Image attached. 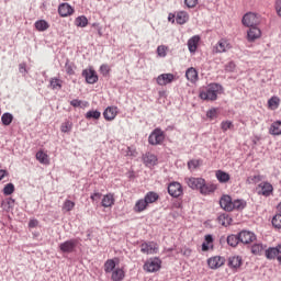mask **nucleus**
Instances as JSON below:
<instances>
[{
    "mask_svg": "<svg viewBox=\"0 0 281 281\" xmlns=\"http://www.w3.org/2000/svg\"><path fill=\"white\" fill-rule=\"evenodd\" d=\"M82 76L88 85H95L98 82V74L93 69H85Z\"/></svg>",
    "mask_w": 281,
    "mask_h": 281,
    "instance_id": "obj_14",
    "label": "nucleus"
},
{
    "mask_svg": "<svg viewBox=\"0 0 281 281\" xmlns=\"http://www.w3.org/2000/svg\"><path fill=\"white\" fill-rule=\"evenodd\" d=\"M117 106H108L103 112V117L106 122H113L117 117Z\"/></svg>",
    "mask_w": 281,
    "mask_h": 281,
    "instance_id": "obj_17",
    "label": "nucleus"
},
{
    "mask_svg": "<svg viewBox=\"0 0 281 281\" xmlns=\"http://www.w3.org/2000/svg\"><path fill=\"white\" fill-rule=\"evenodd\" d=\"M186 78L191 82L192 85L199 82V71L194 67H190L186 71Z\"/></svg>",
    "mask_w": 281,
    "mask_h": 281,
    "instance_id": "obj_20",
    "label": "nucleus"
},
{
    "mask_svg": "<svg viewBox=\"0 0 281 281\" xmlns=\"http://www.w3.org/2000/svg\"><path fill=\"white\" fill-rule=\"evenodd\" d=\"M144 199H145V202L147 203V205H150V204L157 203V201H159V194L157 192L149 191L145 194Z\"/></svg>",
    "mask_w": 281,
    "mask_h": 281,
    "instance_id": "obj_30",
    "label": "nucleus"
},
{
    "mask_svg": "<svg viewBox=\"0 0 281 281\" xmlns=\"http://www.w3.org/2000/svg\"><path fill=\"white\" fill-rule=\"evenodd\" d=\"M35 158L37 159V161H40V164H42L43 166H49V155H47V153L43 151V150H38L35 155Z\"/></svg>",
    "mask_w": 281,
    "mask_h": 281,
    "instance_id": "obj_29",
    "label": "nucleus"
},
{
    "mask_svg": "<svg viewBox=\"0 0 281 281\" xmlns=\"http://www.w3.org/2000/svg\"><path fill=\"white\" fill-rule=\"evenodd\" d=\"M164 142H166V133L159 127L155 128L148 137V144L150 146H161Z\"/></svg>",
    "mask_w": 281,
    "mask_h": 281,
    "instance_id": "obj_2",
    "label": "nucleus"
},
{
    "mask_svg": "<svg viewBox=\"0 0 281 281\" xmlns=\"http://www.w3.org/2000/svg\"><path fill=\"white\" fill-rule=\"evenodd\" d=\"M216 184L214 183H206L205 180L203 184L200 187V194H203L204 196H207V194H212L216 192Z\"/></svg>",
    "mask_w": 281,
    "mask_h": 281,
    "instance_id": "obj_19",
    "label": "nucleus"
},
{
    "mask_svg": "<svg viewBox=\"0 0 281 281\" xmlns=\"http://www.w3.org/2000/svg\"><path fill=\"white\" fill-rule=\"evenodd\" d=\"M220 205L222 210H225V212H233L234 201L232 200V196L223 195L220 200Z\"/></svg>",
    "mask_w": 281,
    "mask_h": 281,
    "instance_id": "obj_16",
    "label": "nucleus"
},
{
    "mask_svg": "<svg viewBox=\"0 0 281 281\" xmlns=\"http://www.w3.org/2000/svg\"><path fill=\"white\" fill-rule=\"evenodd\" d=\"M228 267L231 269H240V267H243V258L239 256L229 257Z\"/></svg>",
    "mask_w": 281,
    "mask_h": 281,
    "instance_id": "obj_25",
    "label": "nucleus"
},
{
    "mask_svg": "<svg viewBox=\"0 0 281 281\" xmlns=\"http://www.w3.org/2000/svg\"><path fill=\"white\" fill-rule=\"evenodd\" d=\"M13 120H14V116L9 112L3 113L1 116V122L3 126H10Z\"/></svg>",
    "mask_w": 281,
    "mask_h": 281,
    "instance_id": "obj_38",
    "label": "nucleus"
},
{
    "mask_svg": "<svg viewBox=\"0 0 281 281\" xmlns=\"http://www.w3.org/2000/svg\"><path fill=\"white\" fill-rule=\"evenodd\" d=\"M251 181L255 183H260V181H262V176H260V175L254 176L251 178Z\"/></svg>",
    "mask_w": 281,
    "mask_h": 281,
    "instance_id": "obj_57",
    "label": "nucleus"
},
{
    "mask_svg": "<svg viewBox=\"0 0 281 281\" xmlns=\"http://www.w3.org/2000/svg\"><path fill=\"white\" fill-rule=\"evenodd\" d=\"M210 249H214V237L212 235H205L202 251H210Z\"/></svg>",
    "mask_w": 281,
    "mask_h": 281,
    "instance_id": "obj_28",
    "label": "nucleus"
},
{
    "mask_svg": "<svg viewBox=\"0 0 281 281\" xmlns=\"http://www.w3.org/2000/svg\"><path fill=\"white\" fill-rule=\"evenodd\" d=\"M206 117L209 120H216L218 117V110L216 108H213L206 112Z\"/></svg>",
    "mask_w": 281,
    "mask_h": 281,
    "instance_id": "obj_47",
    "label": "nucleus"
},
{
    "mask_svg": "<svg viewBox=\"0 0 281 281\" xmlns=\"http://www.w3.org/2000/svg\"><path fill=\"white\" fill-rule=\"evenodd\" d=\"M217 223L223 227H228V225H232V217H229L227 214H221L217 217Z\"/></svg>",
    "mask_w": 281,
    "mask_h": 281,
    "instance_id": "obj_35",
    "label": "nucleus"
},
{
    "mask_svg": "<svg viewBox=\"0 0 281 281\" xmlns=\"http://www.w3.org/2000/svg\"><path fill=\"white\" fill-rule=\"evenodd\" d=\"M71 128H74V123L70 121L64 122L60 126L61 133H71Z\"/></svg>",
    "mask_w": 281,
    "mask_h": 281,
    "instance_id": "obj_45",
    "label": "nucleus"
},
{
    "mask_svg": "<svg viewBox=\"0 0 281 281\" xmlns=\"http://www.w3.org/2000/svg\"><path fill=\"white\" fill-rule=\"evenodd\" d=\"M78 247V239H69L59 245V249L63 254H74Z\"/></svg>",
    "mask_w": 281,
    "mask_h": 281,
    "instance_id": "obj_7",
    "label": "nucleus"
},
{
    "mask_svg": "<svg viewBox=\"0 0 281 281\" xmlns=\"http://www.w3.org/2000/svg\"><path fill=\"white\" fill-rule=\"evenodd\" d=\"M92 195L95 196L97 199H102V193L100 192L92 193Z\"/></svg>",
    "mask_w": 281,
    "mask_h": 281,
    "instance_id": "obj_63",
    "label": "nucleus"
},
{
    "mask_svg": "<svg viewBox=\"0 0 281 281\" xmlns=\"http://www.w3.org/2000/svg\"><path fill=\"white\" fill-rule=\"evenodd\" d=\"M140 251L147 256H153L159 251V245L155 241H145L140 245Z\"/></svg>",
    "mask_w": 281,
    "mask_h": 281,
    "instance_id": "obj_6",
    "label": "nucleus"
},
{
    "mask_svg": "<svg viewBox=\"0 0 281 281\" xmlns=\"http://www.w3.org/2000/svg\"><path fill=\"white\" fill-rule=\"evenodd\" d=\"M100 71H101L102 76H109V71H111V68H109V65L103 64L100 67Z\"/></svg>",
    "mask_w": 281,
    "mask_h": 281,
    "instance_id": "obj_55",
    "label": "nucleus"
},
{
    "mask_svg": "<svg viewBox=\"0 0 281 281\" xmlns=\"http://www.w3.org/2000/svg\"><path fill=\"white\" fill-rule=\"evenodd\" d=\"M75 25L77 27H87V25H89V20L85 15L78 16L75 19Z\"/></svg>",
    "mask_w": 281,
    "mask_h": 281,
    "instance_id": "obj_39",
    "label": "nucleus"
},
{
    "mask_svg": "<svg viewBox=\"0 0 281 281\" xmlns=\"http://www.w3.org/2000/svg\"><path fill=\"white\" fill-rule=\"evenodd\" d=\"M115 260L108 259L104 263V271L105 273H113L115 271Z\"/></svg>",
    "mask_w": 281,
    "mask_h": 281,
    "instance_id": "obj_40",
    "label": "nucleus"
},
{
    "mask_svg": "<svg viewBox=\"0 0 281 281\" xmlns=\"http://www.w3.org/2000/svg\"><path fill=\"white\" fill-rule=\"evenodd\" d=\"M223 91V86L218 83H211L200 91L201 100L214 102L218 98V93Z\"/></svg>",
    "mask_w": 281,
    "mask_h": 281,
    "instance_id": "obj_1",
    "label": "nucleus"
},
{
    "mask_svg": "<svg viewBox=\"0 0 281 281\" xmlns=\"http://www.w3.org/2000/svg\"><path fill=\"white\" fill-rule=\"evenodd\" d=\"M146 210H148V204L145 199L137 200L133 207L135 214H142V212H146Z\"/></svg>",
    "mask_w": 281,
    "mask_h": 281,
    "instance_id": "obj_23",
    "label": "nucleus"
},
{
    "mask_svg": "<svg viewBox=\"0 0 281 281\" xmlns=\"http://www.w3.org/2000/svg\"><path fill=\"white\" fill-rule=\"evenodd\" d=\"M166 52H168V47H166L165 45H160L157 47V54L158 56H160V58H166Z\"/></svg>",
    "mask_w": 281,
    "mask_h": 281,
    "instance_id": "obj_51",
    "label": "nucleus"
},
{
    "mask_svg": "<svg viewBox=\"0 0 281 281\" xmlns=\"http://www.w3.org/2000/svg\"><path fill=\"white\" fill-rule=\"evenodd\" d=\"M238 243H240L239 235H229L227 237V245H229L231 247H238Z\"/></svg>",
    "mask_w": 281,
    "mask_h": 281,
    "instance_id": "obj_43",
    "label": "nucleus"
},
{
    "mask_svg": "<svg viewBox=\"0 0 281 281\" xmlns=\"http://www.w3.org/2000/svg\"><path fill=\"white\" fill-rule=\"evenodd\" d=\"M157 156L155 154L146 153L143 155V164L147 166V168H151V166H157Z\"/></svg>",
    "mask_w": 281,
    "mask_h": 281,
    "instance_id": "obj_22",
    "label": "nucleus"
},
{
    "mask_svg": "<svg viewBox=\"0 0 281 281\" xmlns=\"http://www.w3.org/2000/svg\"><path fill=\"white\" fill-rule=\"evenodd\" d=\"M221 128L225 133L226 131H229V128H234V123H232V121H223L221 123Z\"/></svg>",
    "mask_w": 281,
    "mask_h": 281,
    "instance_id": "obj_50",
    "label": "nucleus"
},
{
    "mask_svg": "<svg viewBox=\"0 0 281 281\" xmlns=\"http://www.w3.org/2000/svg\"><path fill=\"white\" fill-rule=\"evenodd\" d=\"M65 69H66V74H68V76H74L76 74V71L74 70V69H76L74 64L66 63Z\"/></svg>",
    "mask_w": 281,
    "mask_h": 281,
    "instance_id": "obj_52",
    "label": "nucleus"
},
{
    "mask_svg": "<svg viewBox=\"0 0 281 281\" xmlns=\"http://www.w3.org/2000/svg\"><path fill=\"white\" fill-rule=\"evenodd\" d=\"M215 177H216L217 181H220V183H227V181H229V179H231L229 173H227L223 170H217L215 173Z\"/></svg>",
    "mask_w": 281,
    "mask_h": 281,
    "instance_id": "obj_34",
    "label": "nucleus"
},
{
    "mask_svg": "<svg viewBox=\"0 0 281 281\" xmlns=\"http://www.w3.org/2000/svg\"><path fill=\"white\" fill-rule=\"evenodd\" d=\"M268 106L271 109V111H276L278 106H280V98L278 97H272L268 100Z\"/></svg>",
    "mask_w": 281,
    "mask_h": 281,
    "instance_id": "obj_42",
    "label": "nucleus"
},
{
    "mask_svg": "<svg viewBox=\"0 0 281 281\" xmlns=\"http://www.w3.org/2000/svg\"><path fill=\"white\" fill-rule=\"evenodd\" d=\"M200 41H201V37L199 35H195L188 41V47L191 54H194V52H196Z\"/></svg>",
    "mask_w": 281,
    "mask_h": 281,
    "instance_id": "obj_27",
    "label": "nucleus"
},
{
    "mask_svg": "<svg viewBox=\"0 0 281 281\" xmlns=\"http://www.w3.org/2000/svg\"><path fill=\"white\" fill-rule=\"evenodd\" d=\"M5 176H8V171H7V170H3V169H0V181H1Z\"/></svg>",
    "mask_w": 281,
    "mask_h": 281,
    "instance_id": "obj_61",
    "label": "nucleus"
},
{
    "mask_svg": "<svg viewBox=\"0 0 281 281\" xmlns=\"http://www.w3.org/2000/svg\"><path fill=\"white\" fill-rule=\"evenodd\" d=\"M126 278V272L124 271V268H116L112 272L111 280L112 281H122Z\"/></svg>",
    "mask_w": 281,
    "mask_h": 281,
    "instance_id": "obj_26",
    "label": "nucleus"
},
{
    "mask_svg": "<svg viewBox=\"0 0 281 281\" xmlns=\"http://www.w3.org/2000/svg\"><path fill=\"white\" fill-rule=\"evenodd\" d=\"M210 269H221L225 265V257L214 256L207 259Z\"/></svg>",
    "mask_w": 281,
    "mask_h": 281,
    "instance_id": "obj_12",
    "label": "nucleus"
},
{
    "mask_svg": "<svg viewBox=\"0 0 281 281\" xmlns=\"http://www.w3.org/2000/svg\"><path fill=\"white\" fill-rule=\"evenodd\" d=\"M280 251H281V244L278 245L277 247H271V248H268L266 249V258L268 260H278V256H280Z\"/></svg>",
    "mask_w": 281,
    "mask_h": 281,
    "instance_id": "obj_21",
    "label": "nucleus"
},
{
    "mask_svg": "<svg viewBox=\"0 0 281 281\" xmlns=\"http://www.w3.org/2000/svg\"><path fill=\"white\" fill-rule=\"evenodd\" d=\"M239 243H243V245H249L256 240V234L249 232V231H241L239 234Z\"/></svg>",
    "mask_w": 281,
    "mask_h": 281,
    "instance_id": "obj_11",
    "label": "nucleus"
},
{
    "mask_svg": "<svg viewBox=\"0 0 281 281\" xmlns=\"http://www.w3.org/2000/svg\"><path fill=\"white\" fill-rule=\"evenodd\" d=\"M38 225V221L36 220H31L29 223V227H36Z\"/></svg>",
    "mask_w": 281,
    "mask_h": 281,
    "instance_id": "obj_60",
    "label": "nucleus"
},
{
    "mask_svg": "<svg viewBox=\"0 0 281 281\" xmlns=\"http://www.w3.org/2000/svg\"><path fill=\"white\" fill-rule=\"evenodd\" d=\"M101 205L102 207H113V205H115V194L108 193L103 195Z\"/></svg>",
    "mask_w": 281,
    "mask_h": 281,
    "instance_id": "obj_24",
    "label": "nucleus"
},
{
    "mask_svg": "<svg viewBox=\"0 0 281 281\" xmlns=\"http://www.w3.org/2000/svg\"><path fill=\"white\" fill-rule=\"evenodd\" d=\"M266 250H267V246L262 244H255L251 247V254H254L255 256H262V254H265Z\"/></svg>",
    "mask_w": 281,
    "mask_h": 281,
    "instance_id": "obj_33",
    "label": "nucleus"
},
{
    "mask_svg": "<svg viewBox=\"0 0 281 281\" xmlns=\"http://www.w3.org/2000/svg\"><path fill=\"white\" fill-rule=\"evenodd\" d=\"M276 10H277V14L281 16V0L276 1Z\"/></svg>",
    "mask_w": 281,
    "mask_h": 281,
    "instance_id": "obj_56",
    "label": "nucleus"
},
{
    "mask_svg": "<svg viewBox=\"0 0 281 281\" xmlns=\"http://www.w3.org/2000/svg\"><path fill=\"white\" fill-rule=\"evenodd\" d=\"M168 21H169L170 23H175V14H173V13H169V15H168Z\"/></svg>",
    "mask_w": 281,
    "mask_h": 281,
    "instance_id": "obj_62",
    "label": "nucleus"
},
{
    "mask_svg": "<svg viewBox=\"0 0 281 281\" xmlns=\"http://www.w3.org/2000/svg\"><path fill=\"white\" fill-rule=\"evenodd\" d=\"M262 36V31L258 29V26H252L247 31V41L249 43H254V41H258Z\"/></svg>",
    "mask_w": 281,
    "mask_h": 281,
    "instance_id": "obj_18",
    "label": "nucleus"
},
{
    "mask_svg": "<svg viewBox=\"0 0 281 281\" xmlns=\"http://www.w3.org/2000/svg\"><path fill=\"white\" fill-rule=\"evenodd\" d=\"M184 4L190 9L196 8V5H199V0H184Z\"/></svg>",
    "mask_w": 281,
    "mask_h": 281,
    "instance_id": "obj_54",
    "label": "nucleus"
},
{
    "mask_svg": "<svg viewBox=\"0 0 281 281\" xmlns=\"http://www.w3.org/2000/svg\"><path fill=\"white\" fill-rule=\"evenodd\" d=\"M102 114L100 113V111H98V110H95V111H89V112H87V114H86V117H87V120H100V116H101Z\"/></svg>",
    "mask_w": 281,
    "mask_h": 281,
    "instance_id": "obj_46",
    "label": "nucleus"
},
{
    "mask_svg": "<svg viewBox=\"0 0 281 281\" xmlns=\"http://www.w3.org/2000/svg\"><path fill=\"white\" fill-rule=\"evenodd\" d=\"M50 89L60 91L63 89V80L58 78H50L49 80Z\"/></svg>",
    "mask_w": 281,
    "mask_h": 281,
    "instance_id": "obj_37",
    "label": "nucleus"
},
{
    "mask_svg": "<svg viewBox=\"0 0 281 281\" xmlns=\"http://www.w3.org/2000/svg\"><path fill=\"white\" fill-rule=\"evenodd\" d=\"M76 207V203L71 200H66L63 204V212H71Z\"/></svg>",
    "mask_w": 281,
    "mask_h": 281,
    "instance_id": "obj_44",
    "label": "nucleus"
},
{
    "mask_svg": "<svg viewBox=\"0 0 281 281\" xmlns=\"http://www.w3.org/2000/svg\"><path fill=\"white\" fill-rule=\"evenodd\" d=\"M272 225L277 229H281V214H277L272 218Z\"/></svg>",
    "mask_w": 281,
    "mask_h": 281,
    "instance_id": "obj_49",
    "label": "nucleus"
},
{
    "mask_svg": "<svg viewBox=\"0 0 281 281\" xmlns=\"http://www.w3.org/2000/svg\"><path fill=\"white\" fill-rule=\"evenodd\" d=\"M189 19H190V15L186 11H179L176 15V22L179 25H184V23H188Z\"/></svg>",
    "mask_w": 281,
    "mask_h": 281,
    "instance_id": "obj_31",
    "label": "nucleus"
},
{
    "mask_svg": "<svg viewBox=\"0 0 281 281\" xmlns=\"http://www.w3.org/2000/svg\"><path fill=\"white\" fill-rule=\"evenodd\" d=\"M199 166H201V160H190L188 162L189 170H192V169L194 170V169L199 168Z\"/></svg>",
    "mask_w": 281,
    "mask_h": 281,
    "instance_id": "obj_53",
    "label": "nucleus"
},
{
    "mask_svg": "<svg viewBox=\"0 0 281 281\" xmlns=\"http://www.w3.org/2000/svg\"><path fill=\"white\" fill-rule=\"evenodd\" d=\"M233 211L234 210H245V207H247V202L245 200H240V199H237V200H234L233 201Z\"/></svg>",
    "mask_w": 281,
    "mask_h": 281,
    "instance_id": "obj_41",
    "label": "nucleus"
},
{
    "mask_svg": "<svg viewBox=\"0 0 281 281\" xmlns=\"http://www.w3.org/2000/svg\"><path fill=\"white\" fill-rule=\"evenodd\" d=\"M34 27L35 30H37V32H47V29L49 27V22L45 20H37L34 23Z\"/></svg>",
    "mask_w": 281,
    "mask_h": 281,
    "instance_id": "obj_32",
    "label": "nucleus"
},
{
    "mask_svg": "<svg viewBox=\"0 0 281 281\" xmlns=\"http://www.w3.org/2000/svg\"><path fill=\"white\" fill-rule=\"evenodd\" d=\"M20 71L21 72L25 71V65H23V64L20 65Z\"/></svg>",
    "mask_w": 281,
    "mask_h": 281,
    "instance_id": "obj_64",
    "label": "nucleus"
},
{
    "mask_svg": "<svg viewBox=\"0 0 281 281\" xmlns=\"http://www.w3.org/2000/svg\"><path fill=\"white\" fill-rule=\"evenodd\" d=\"M71 106L78 108L80 106V104H82V101L75 99L72 101H70Z\"/></svg>",
    "mask_w": 281,
    "mask_h": 281,
    "instance_id": "obj_58",
    "label": "nucleus"
},
{
    "mask_svg": "<svg viewBox=\"0 0 281 281\" xmlns=\"http://www.w3.org/2000/svg\"><path fill=\"white\" fill-rule=\"evenodd\" d=\"M14 193V184L13 183H8L4 188H3V194H5V196H10V194Z\"/></svg>",
    "mask_w": 281,
    "mask_h": 281,
    "instance_id": "obj_48",
    "label": "nucleus"
},
{
    "mask_svg": "<svg viewBox=\"0 0 281 281\" xmlns=\"http://www.w3.org/2000/svg\"><path fill=\"white\" fill-rule=\"evenodd\" d=\"M186 183L191 188V190H201V187L204 183V179L203 178H186Z\"/></svg>",
    "mask_w": 281,
    "mask_h": 281,
    "instance_id": "obj_15",
    "label": "nucleus"
},
{
    "mask_svg": "<svg viewBox=\"0 0 281 281\" xmlns=\"http://www.w3.org/2000/svg\"><path fill=\"white\" fill-rule=\"evenodd\" d=\"M257 192L261 196H271L273 194V184L267 181H263L257 186Z\"/></svg>",
    "mask_w": 281,
    "mask_h": 281,
    "instance_id": "obj_8",
    "label": "nucleus"
},
{
    "mask_svg": "<svg viewBox=\"0 0 281 281\" xmlns=\"http://www.w3.org/2000/svg\"><path fill=\"white\" fill-rule=\"evenodd\" d=\"M156 82L159 87H166V85L175 82V76L172 74H161L157 77Z\"/></svg>",
    "mask_w": 281,
    "mask_h": 281,
    "instance_id": "obj_13",
    "label": "nucleus"
},
{
    "mask_svg": "<svg viewBox=\"0 0 281 281\" xmlns=\"http://www.w3.org/2000/svg\"><path fill=\"white\" fill-rule=\"evenodd\" d=\"M182 254H183V256L190 257V256H192V249L186 248Z\"/></svg>",
    "mask_w": 281,
    "mask_h": 281,
    "instance_id": "obj_59",
    "label": "nucleus"
},
{
    "mask_svg": "<svg viewBox=\"0 0 281 281\" xmlns=\"http://www.w3.org/2000/svg\"><path fill=\"white\" fill-rule=\"evenodd\" d=\"M168 194L173 199H179L183 194V187L179 182H170L168 186Z\"/></svg>",
    "mask_w": 281,
    "mask_h": 281,
    "instance_id": "obj_9",
    "label": "nucleus"
},
{
    "mask_svg": "<svg viewBox=\"0 0 281 281\" xmlns=\"http://www.w3.org/2000/svg\"><path fill=\"white\" fill-rule=\"evenodd\" d=\"M270 135H281V121H276L269 130Z\"/></svg>",
    "mask_w": 281,
    "mask_h": 281,
    "instance_id": "obj_36",
    "label": "nucleus"
},
{
    "mask_svg": "<svg viewBox=\"0 0 281 281\" xmlns=\"http://www.w3.org/2000/svg\"><path fill=\"white\" fill-rule=\"evenodd\" d=\"M241 23L246 27H257L260 23V18H258V14L249 12L243 16Z\"/></svg>",
    "mask_w": 281,
    "mask_h": 281,
    "instance_id": "obj_5",
    "label": "nucleus"
},
{
    "mask_svg": "<svg viewBox=\"0 0 281 281\" xmlns=\"http://www.w3.org/2000/svg\"><path fill=\"white\" fill-rule=\"evenodd\" d=\"M144 271L147 273H157L161 269V259L159 257L149 258L143 266Z\"/></svg>",
    "mask_w": 281,
    "mask_h": 281,
    "instance_id": "obj_3",
    "label": "nucleus"
},
{
    "mask_svg": "<svg viewBox=\"0 0 281 281\" xmlns=\"http://www.w3.org/2000/svg\"><path fill=\"white\" fill-rule=\"evenodd\" d=\"M234 46L227 38H221L212 49L213 54H226V52H229Z\"/></svg>",
    "mask_w": 281,
    "mask_h": 281,
    "instance_id": "obj_4",
    "label": "nucleus"
},
{
    "mask_svg": "<svg viewBox=\"0 0 281 281\" xmlns=\"http://www.w3.org/2000/svg\"><path fill=\"white\" fill-rule=\"evenodd\" d=\"M74 12H76V10L74 9V7L69 5V3L67 2L60 3L58 7V14L63 19H66L67 16H71Z\"/></svg>",
    "mask_w": 281,
    "mask_h": 281,
    "instance_id": "obj_10",
    "label": "nucleus"
}]
</instances>
